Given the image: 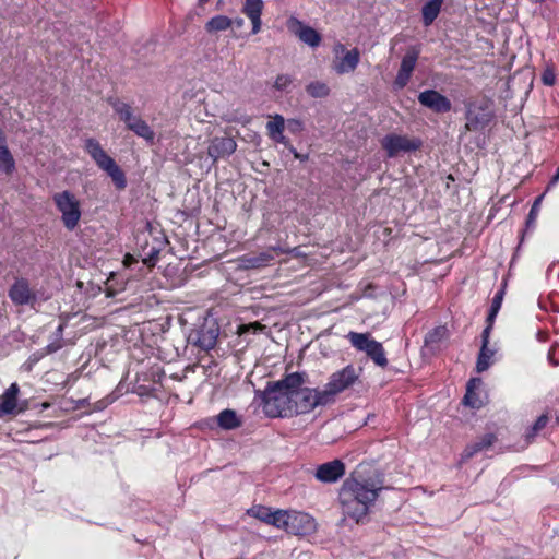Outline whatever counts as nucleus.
<instances>
[{"label":"nucleus","instance_id":"1","mask_svg":"<svg viewBox=\"0 0 559 559\" xmlns=\"http://www.w3.org/2000/svg\"><path fill=\"white\" fill-rule=\"evenodd\" d=\"M380 487L359 481L355 478L347 479L338 495L343 519L349 518L357 523L367 515L369 506L376 501Z\"/></svg>","mask_w":559,"mask_h":559},{"label":"nucleus","instance_id":"2","mask_svg":"<svg viewBox=\"0 0 559 559\" xmlns=\"http://www.w3.org/2000/svg\"><path fill=\"white\" fill-rule=\"evenodd\" d=\"M261 397L263 412L266 416L272 418L294 416L290 388L286 382V377L269 384L267 388L261 392Z\"/></svg>","mask_w":559,"mask_h":559},{"label":"nucleus","instance_id":"3","mask_svg":"<svg viewBox=\"0 0 559 559\" xmlns=\"http://www.w3.org/2000/svg\"><path fill=\"white\" fill-rule=\"evenodd\" d=\"M286 382L290 388L293 415L310 413L318 406H325L321 399V392L317 389L305 386L304 374L294 372L286 376Z\"/></svg>","mask_w":559,"mask_h":559},{"label":"nucleus","instance_id":"4","mask_svg":"<svg viewBox=\"0 0 559 559\" xmlns=\"http://www.w3.org/2000/svg\"><path fill=\"white\" fill-rule=\"evenodd\" d=\"M361 369L353 365L333 372L321 392V399L325 405L332 404L342 392L352 388L360 377Z\"/></svg>","mask_w":559,"mask_h":559},{"label":"nucleus","instance_id":"5","mask_svg":"<svg viewBox=\"0 0 559 559\" xmlns=\"http://www.w3.org/2000/svg\"><path fill=\"white\" fill-rule=\"evenodd\" d=\"M85 151L93 158L96 165L107 173L111 178L117 189H124L127 180L124 173L120 169L117 163L111 158L100 146L99 142L95 139H87L85 141Z\"/></svg>","mask_w":559,"mask_h":559},{"label":"nucleus","instance_id":"6","mask_svg":"<svg viewBox=\"0 0 559 559\" xmlns=\"http://www.w3.org/2000/svg\"><path fill=\"white\" fill-rule=\"evenodd\" d=\"M278 528L293 535L306 536L317 531V522L308 513L296 510H282Z\"/></svg>","mask_w":559,"mask_h":559},{"label":"nucleus","instance_id":"7","mask_svg":"<svg viewBox=\"0 0 559 559\" xmlns=\"http://www.w3.org/2000/svg\"><path fill=\"white\" fill-rule=\"evenodd\" d=\"M53 202L61 213L64 227L73 230L81 218L80 202L70 191H62L53 194Z\"/></svg>","mask_w":559,"mask_h":559},{"label":"nucleus","instance_id":"8","mask_svg":"<svg viewBox=\"0 0 559 559\" xmlns=\"http://www.w3.org/2000/svg\"><path fill=\"white\" fill-rule=\"evenodd\" d=\"M346 337L354 348L364 352L378 366H384L382 343L373 340L369 333L349 332Z\"/></svg>","mask_w":559,"mask_h":559},{"label":"nucleus","instance_id":"9","mask_svg":"<svg viewBox=\"0 0 559 559\" xmlns=\"http://www.w3.org/2000/svg\"><path fill=\"white\" fill-rule=\"evenodd\" d=\"M333 55L331 69L337 74L354 72L360 60V53L357 48L347 49L341 43L333 47Z\"/></svg>","mask_w":559,"mask_h":559},{"label":"nucleus","instance_id":"10","mask_svg":"<svg viewBox=\"0 0 559 559\" xmlns=\"http://www.w3.org/2000/svg\"><path fill=\"white\" fill-rule=\"evenodd\" d=\"M465 119V131L476 132L483 130L490 122L492 114L486 107L471 104L467 107Z\"/></svg>","mask_w":559,"mask_h":559},{"label":"nucleus","instance_id":"11","mask_svg":"<svg viewBox=\"0 0 559 559\" xmlns=\"http://www.w3.org/2000/svg\"><path fill=\"white\" fill-rule=\"evenodd\" d=\"M420 146L421 141L416 138L405 135L386 136V156L390 157L417 151Z\"/></svg>","mask_w":559,"mask_h":559},{"label":"nucleus","instance_id":"12","mask_svg":"<svg viewBox=\"0 0 559 559\" xmlns=\"http://www.w3.org/2000/svg\"><path fill=\"white\" fill-rule=\"evenodd\" d=\"M345 474V465L340 460H333L319 465L314 477L321 483H336Z\"/></svg>","mask_w":559,"mask_h":559},{"label":"nucleus","instance_id":"13","mask_svg":"<svg viewBox=\"0 0 559 559\" xmlns=\"http://www.w3.org/2000/svg\"><path fill=\"white\" fill-rule=\"evenodd\" d=\"M418 59V51L411 49L403 57L399 73L393 82V88L402 90L409 81Z\"/></svg>","mask_w":559,"mask_h":559},{"label":"nucleus","instance_id":"14","mask_svg":"<svg viewBox=\"0 0 559 559\" xmlns=\"http://www.w3.org/2000/svg\"><path fill=\"white\" fill-rule=\"evenodd\" d=\"M418 102L436 112H448L451 110V102L435 90L421 92L418 95Z\"/></svg>","mask_w":559,"mask_h":559},{"label":"nucleus","instance_id":"15","mask_svg":"<svg viewBox=\"0 0 559 559\" xmlns=\"http://www.w3.org/2000/svg\"><path fill=\"white\" fill-rule=\"evenodd\" d=\"M237 148V143L233 138L222 136L214 138L209 147L207 155L213 159V162L218 160L219 158H226L230 156Z\"/></svg>","mask_w":559,"mask_h":559},{"label":"nucleus","instance_id":"16","mask_svg":"<svg viewBox=\"0 0 559 559\" xmlns=\"http://www.w3.org/2000/svg\"><path fill=\"white\" fill-rule=\"evenodd\" d=\"M9 297L19 306L28 305L36 300V295L25 278H19L14 282L9 290Z\"/></svg>","mask_w":559,"mask_h":559},{"label":"nucleus","instance_id":"17","mask_svg":"<svg viewBox=\"0 0 559 559\" xmlns=\"http://www.w3.org/2000/svg\"><path fill=\"white\" fill-rule=\"evenodd\" d=\"M284 253V250L280 247H272L266 251L260 253H252L245 255L242 262L247 267L260 269L270 264L274 260L275 254L278 255Z\"/></svg>","mask_w":559,"mask_h":559},{"label":"nucleus","instance_id":"18","mask_svg":"<svg viewBox=\"0 0 559 559\" xmlns=\"http://www.w3.org/2000/svg\"><path fill=\"white\" fill-rule=\"evenodd\" d=\"M263 10L262 0H246L242 12L252 23V33L257 34L261 29V14Z\"/></svg>","mask_w":559,"mask_h":559},{"label":"nucleus","instance_id":"19","mask_svg":"<svg viewBox=\"0 0 559 559\" xmlns=\"http://www.w3.org/2000/svg\"><path fill=\"white\" fill-rule=\"evenodd\" d=\"M248 513L251 516L259 519L260 521L271 524L278 528V524L281 522L282 510L272 511L267 507L254 506L248 510Z\"/></svg>","mask_w":559,"mask_h":559},{"label":"nucleus","instance_id":"20","mask_svg":"<svg viewBox=\"0 0 559 559\" xmlns=\"http://www.w3.org/2000/svg\"><path fill=\"white\" fill-rule=\"evenodd\" d=\"M19 385L12 383L2 395V402L0 403V418L12 414L17 405Z\"/></svg>","mask_w":559,"mask_h":559},{"label":"nucleus","instance_id":"21","mask_svg":"<svg viewBox=\"0 0 559 559\" xmlns=\"http://www.w3.org/2000/svg\"><path fill=\"white\" fill-rule=\"evenodd\" d=\"M489 332L490 325H487V328L483 332V345L476 365L478 372H483L489 368L491 364V358L493 356V350L488 348Z\"/></svg>","mask_w":559,"mask_h":559},{"label":"nucleus","instance_id":"22","mask_svg":"<svg viewBox=\"0 0 559 559\" xmlns=\"http://www.w3.org/2000/svg\"><path fill=\"white\" fill-rule=\"evenodd\" d=\"M481 385L480 379H472L467 384L466 394L463 399V403L472 408H480L484 405V399L477 392Z\"/></svg>","mask_w":559,"mask_h":559},{"label":"nucleus","instance_id":"23","mask_svg":"<svg viewBox=\"0 0 559 559\" xmlns=\"http://www.w3.org/2000/svg\"><path fill=\"white\" fill-rule=\"evenodd\" d=\"M234 25V20L226 15H215L205 24V31L210 34L224 32Z\"/></svg>","mask_w":559,"mask_h":559},{"label":"nucleus","instance_id":"24","mask_svg":"<svg viewBox=\"0 0 559 559\" xmlns=\"http://www.w3.org/2000/svg\"><path fill=\"white\" fill-rule=\"evenodd\" d=\"M298 24L299 29L298 32H296V34L299 37V39L305 44L309 45L310 47H318L321 41L320 34L310 26L302 25L300 22H298Z\"/></svg>","mask_w":559,"mask_h":559},{"label":"nucleus","instance_id":"25","mask_svg":"<svg viewBox=\"0 0 559 559\" xmlns=\"http://www.w3.org/2000/svg\"><path fill=\"white\" fill-rule=\"evenodd\" d=\"M443 0H429L423 8V20L425 25H430L440 13Z\"/></svg>","mask_w":559,"mask_h":559},{"label":"nucleus","instance_id":"26","mask_svg":"<svg viewBox=\"0 0 559 559\" xmlns=\"http://www.w3.org/2000/svg\"><path fill=\"white\" fill-rule=\"evenodd\" d=\"M0 170L7 175H11L15 170V162L7 144L0 146Z\"/></svg>","mask_w":559,"mask_h":559},{"label":"nucleus","instance_id":"27","mask_svg":"<svg viewBox=\"0 0 559 559\" xmlns=\"http://www.w3.org/2000/svg\"><path fill=\"white\" fill-rule=\"evenodd\" d=\"M218 425L224 429H234L240 425L236 413L231 409H225L217 416Z\"/></svg>","mask_w":559,"mask_h":559},{"label":"nucleus","instance_id":"28","mask_svg":"<svg viewBox=\"0 0 559 559\" xmlns=\"http://www.w3.org/2000/svg\"><path fill=\"white\" fill-rule=\"evenodd\" d=\"M129 130L150 143H153L155 139V132L144 120L138 121L136 124H131Z\"/></svg>","mask_w":559,"mask_h":559},{"label":"nucleus","instance_id":"29","mask_svg":"<svg viewBox=\"0 0 559 559\" xmlns=\"http://www.w3.org/2000/svg\"><path fill=\"white\" fill-rule=\"evenodd\" d=\"M109 104L123 122L130 120V117L134 114L132 107L120 99H110Z\"/></svg>","mask_w":559,"mask_h":559},{"label":"nucleus","instance_id":"30","mask_svg":"<svg viewBox=\"0 0 559 559\" xmlns=\"http://www.w3.org/2000/svg\"><path fill=\"white\" fill-rule=\"evenodd\" d=\"M306 92L313 98H321L330 94V87L324 82L313 81L306 86Z\"/></svg>","mask_w":559,"mask_h":559},{"label":"nucleus","instance_id":"31","mask_svg":"<svg viewBox=\"0 0 559 559\" xmlns=\"http://www.w3.org/2000/svg\"><path fill=\"white\" fill-rule=\"evenodd\" d=\"M493 442H495L493 435H491V433L486 435L478 442L474 443L472 447H469L465 450V456L471 457L473 454L490 448Z\"/></svg>","mask_w":559,"mask_h":559},{"label":"nucleus","instance_id":"32","mask_svg":"<svg viewBox=\"0 0 559 559\" xmlns=\"http://www.w3.org/2000/svg\"><path fill=\"white\" fill-rule=\"evenodd\" d=\"M502 298H503V292L500 290L495 295V297L492 299L490 312L487 318L488 325H490V326L492 325V322L501 308Z\"/></svg>","mask_w":559,"mask_h":559},{"label":"nucleus","instance_id":"33","mask_svg":"<svg viewBox=\"0 0 559 559\" xmlns=\"http://www.w3.org/2000/svg\"><path fill=\"white\" fill-rule=\"evenodd\" d=\"M448 331L444 326H438L426 335V345L435 344L447 337Z\"/></svg>","mask_w":559,"mask_h":559},{"label":"nucleus","instance_id":"34","mask_svg":"<svg viewBox=\"0 0 559 559\" xmlns=\"http://www.w3.org/2000/svg\"><path fill=\"white\" fill-rule=\"evenodd\" d=\"M285 129V119L281 115H275L271 121L266 123L267 133L271 132H284Z\"/></svg>","mask_w":559,"mask_h":559},{"label":"nucleus","instance_id":"35","mask_svg":"<svg viewBox=\"0 0 559 559\" xmlns=\"http://www.w3.org/2000/svg\"><path fill=\"white\" fill-rule=\"evenodd\" d=\"M293 83V78L288 74H278L274 82V87L278 91H285Z\"/></svg>","mask_w":559,"mask_h":559},{"label":"nucleus","instance_id":"36","mask_svg":"<svg viewBox=\"0 0 559 559\" xmlns=\"http://www.w3.org/2000/svg\"><path fill=\"white\" fill-rule=\"evenodd\" d=\"M548 423V416L542 415L537 418L534 426L532 427V431L527 435V438H533L539 430L544 429Z\"/></svg>","mask_w":559,"mask_h":559},{"label":"nucleus","instance_id":"37","mask_svg":"<svg viewBox=\"0 0 559 559\" xmlns=\"http://www.w3.org/2000/svg\"><path fill=\"white\" fill-rule=\"evenodd\" d=\"M199 342L203 348L211 349L215 346L216 335L214 333H211L210 335L203 334Z\"/></svg>","mask_w":559,"mask_h":559},{"label":"nucleus","instance_id":"38","mask_svg":"<svg viewBox=\"0 0 559 559\" xmlns=\"http://www.w3.org/2000/svg\"><path fill=\"white\" fill-rule=\"evenodd\" d=\"M264 329H265V326L262 325L261 323L253 322V323H250V324L241 325L239 328V333L243 334V333L249 332V331H251L252 333H258L259 331H262Z\"/></svg>","mask_w":559,"mask_h":559},{"label":"nucleus","instance_id":"39","mask_svg":"<svg viewBox=\"0 0 559 559\" xmlns=\"http://www.w3.org/2000/svg\"><path fill=\"white\" fill-rule=\"evenodd\" d=\"M287 128L292 133H299L304 130V123L298 119H289Z\"/></svg>","mask_w":559,"mask_h":559},{"label":"nucleus","instance_id":"40","mask_svg":"<svg viewBox=\"0 0 559 559\" xmlns=\"http://www.w3.org/2000/svg\"><path fill=\"white\" fill-rule=\"evenodd\" d=\"M224 119L227 121H248V118L240 110L224 115Z\"/></svg>","mask_w":559,"mask_h":559},{"label":"nucleus","instance_id":"41","mask_svg":"<svg viewBox=\"0 0 559 559\" xmlns=\"http://www.w3.org/2000/svg\"><path fill=\"white\" fill-rule=\"evenodd\" d=\"M542 81L545 85L551 86L556 82V75L551 70L547 69L542 75Z\"/></svg>","mask_w":559,"mask_h":559},{"label":"nucleus","instance_id":"42","mask_svg":"<svg viewBox=\"0 0 559 559\" xmlns=\"http://www.w3.org/2000/svg\"><path fill=\"white\" fill-rule=\"evenodd\" d=\"M276 143L283 144L285 147H287L290 152H295V147L290 144L289 140L283 134Z\"/></svg>","mask_w":559,"mask_h":559},{"label":"nucleus","instance_id":"43","mask_svg":"<svg viewBox=\"0 0 559 559\" xmlns=\"http://www.w3.org/2000/svg\"><path fill=\"white\" fill-rule=\"evenodd\" d=\"M142 120H143V119H142L140 116H138V115H134V114H133V115L130 117V120H127L124 123H126L127 128H128V129H130V126H131V124H136V123H138V121H142Z\"/></svg>","mask_w":559,"mask_h":559},{"label":"nucleus","instance_id":"44","mask_svg":"<svg viewBox=\"0 0 559 559\" xmlns=\"http://www.w3.org/2000/svg\"><path fill=\"white\" fill-rule=\"evenodd\" d=\"M142 120H143V119H142L140 116H138V115H134V114H133V115L130 117V120H127L124 123H126L127 128H128V129H130V126H131V124H136V123H138V121H142Z\"/></svg>","mask_w":559,"mask_h":559},{"label":"nucleus","instance_id":"45","mask_svg":"<svg viewBox=\"0 0 559 559\" xmlns=\"http://www.w3.org/2000/svg\"><path fill=\"white\" fill-rule=\"evenodd\" d=\"M60 348H61V344L60 343H52V344H49L46 347L47 353H49V354L55 353V352H57Z\"/></svg>","mask_w":559,"mask_h":559},{"label":"nucleus","instance_id":"46","mask_svg":"<svg viewBox=\"0 0 559 559\" xmlns=\"http://www.w3.org/2000/svg\"><path fill=\"white\" fill-rule=\"evenodd\" d=\"M283 134H284L283 132H280V133H277V132H271V133H267L269 138H270L271 140H273L274 142H277V141H278V139H280Z\"/></svg>","mask_w":559,"mask_h":559},{"label":"nucleus","instance_id":"47","mask_svg":"<svg viewBox=\"0 0 559 559\" xmlns=\"http://www.w3.org/2000/svg\"><path fill=\"white\" fill-rule=\"evenodd\" d=\"M133 262H135V259H134L132 255L127 254V255L124 257L123 263H124L126 265H131Z\"/></svg>","mask_w":559,"mask_h":559},{"label":"nucleus","instance_id":"48","mask_svg":"<svg viewBox=\"0 0 559 559\" xmlns=\"http://www.w3.org/2000/svg\"><path fill=\"white\" fill-rule=\"evenodd\" d=\"M5 142H7V139H5L4 132L0 128V146L5 145Z\"/></svg>","mask_w":559,"mask_h":559},{"label":"nucleus","instance_id":"49","mask_svg":"<svg viewBox=\"0 0 559 559\" xmlns=\"http://www.w3.org/2000/svg\"><path fill=\"white\" fill-rule=\"evenodd\" d=\"M540 200H542V197H539V198L535 201V203L533 204V207H532V210H531V214H533V212H534L536 209H538V205H539V203H540Z\"/></svg>","mask_w":559,"mask_h":559},{"label":"nucleus","instance_id":"50","mask_svg":"<svg viewBox=\"0 0 559 559\" xmlns=\"http://www.w3.org/2000/svg\"><path fill=\"white\" fill-rule=\"evenodd\" d=\"M234 24H236L237 27H241L243 25V20L242 19H237L234 21Z\"/></svg>","mask_w":559,"mask_h":559},{"label":"nucleus","instance_id":"51","mask_svg":"<svg viewBox=\"0 0 559 559\" xmlns=\"http://www.w3.org/2000/svg\"><path fill=\"white\" fill-rule=\"evenodd\" d=\"M295 156V158H300V155L297 153V151L295 150V152H292Z\"/></svg>","mask_w":559,"mask_h":559},{"label":"nucleus","instance_id":"52","mask_svg":"<svg viewBox=\"0 0 559 559\" xmlns=\"http://www.w3.org/2000/svg\"><path fill=\"white\" fill-rule=\"evenodd\" d=\"M201 2H206L207 0H200Z\"/></svg>","mask_w":559,"mask_h":559}]
</instances>
